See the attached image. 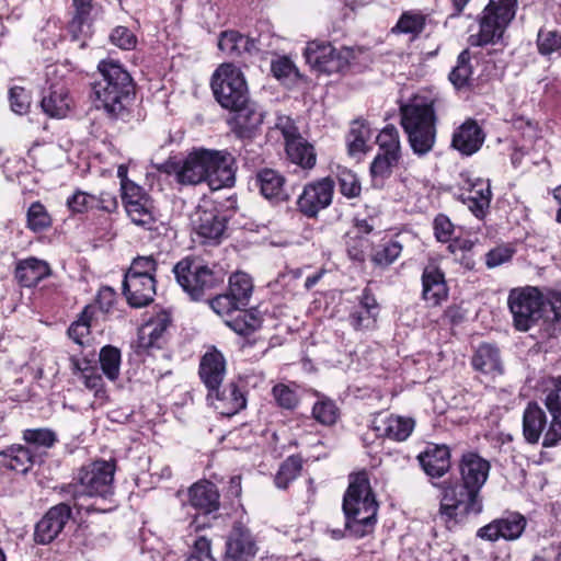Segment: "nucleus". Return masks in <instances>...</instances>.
<instances>
[{"instance_id":"nucleus-1","label":"nucleus","mask_w":561,"mask_h":561,"mask_svg":"<svg viewBox=\"0 0 561 561\" xmlns=\"http://www.w3.org/2000/svg\"><path fill=\"white\" fill-rule=\"evenodd\" d=\"M458 478L433 484L439 491L438 518L449 531L465 525L470 516L483 512L482 489L488 482L491 462L477 450H465L456 462Z\"/></svg>"},{"instance_id":"nucleus-2","label":"nucleus","mask_w":561,"mask_h":561,"mask_svg":"<svg viewBox=\"0 0 561 561\" xmlns=\"http://www.w3.org/2000/svg\"><path fill=\"white\" fill-rule=\"evenodd\" d=\"M98 78L91 83L94 107L112 121H127L136 99V82L118 60L106 58L96 66Z\"/></svg>"},{"instance_id":"nucleus-3","label":"nucleus","mask_w":561,"mask_h":561,"mask_svg":"<svg viewBox=\"0 0 561 561\" xmlns=\"http://www.w3.org/2000/svg\"><path fill=\"white\" fill-rule=\"evenodd\" d=\"M507 306L517 331L527 332L545 319L551 321L549 336L561 333V291L549 290L545 296L535 286L516 287L508 293Z\"/></svg>"},{"instance_id":"nucleus-4","label":"nucleus","mask_w":561,"mask_h":561,"mask_svg":"<svg viewBox=\"0 0 561 561\" xmlns=\"http://www.w3.org/2000/svg\"><path fill=\"white\" fill-rule=\"evenodd\" d=\"M117 460L110 458L92 459L73 470L71 481L56 486L58 494L69 497L73 507L80 512L82 505L79 500L82 497H99L111 500L115 493V473Z\"/></svg>"},{"instance_id":"nucleus-5","label":"nucleus","mask_w":561,"mask_h":561,"mask_svg":"<svg viewBox=\"0 0 561 561\" xmlns=\"http://www.w3.org/2000/svg\"><path fill=\"white\" fill-rule=\"evenodd\" d=\"M379 504L366 470L351 473L343 495L342 510L345 529L355 538H363L374 530Z\"/></svg>"},{"instance_id":"nucleus-6","label":"nucleus","mask_w":561,"mask_h":561,"mask_svg":"<svg viewBox=\"0 0 561 561\" xmlns=\"http://www.w3.org/2000/svg\"><path fill=\"white\" fill-rule=\"evenodd\" d=\"M435 104L434 99L414 96L399 107L400 125L412 152L419 158L428 154L436 144L438 116Z\"/></svg>"},{"instance_id":"nucleus-7","label":"nucleus","mask_w":561,"mask_h":561,"mask_svg":"<svg viewBox=\"0 0 561 561\" xmlns=\"http://www.w3.org/2000/svg\"><path fill=\"white\" fill-rule=\"evenodd\" d=\"M304 57L312 69L327 75L362 72L371 61L366 47L342 46L337 49L331 43L318 41L307 44Z\"/></svg>"},{"instance_id":"nucleus-8","label":"nucleus","mask_w":561,"mask_h":561,"mask_svg":"<svg viewBox=\"0 0 561 561\" xmlns=\"http://www.w3.org/2000/svg\"><path fill=\"white\" fill-rule=\"evenodd\" d=\"M176 283L192 301H203L221 287L226 271L219 264H208L204 260L187 255L172 268Z\"/></svg>"},{"instance_id":"nucleus-9","label":"nucleus","mask_w":561,"mask_h":561,"mask_svg":"<svg viewBox=\"0 0 561 561\" xmlns=\"http://www.w3.org/2000/svg\"><path fill=\"white\" fill-rule=\"evenodd\" d=\"M517 9L518 0H489L477 16L479 30L469 36L470 45L484 47L502 43Z\"/></svg>"},{"instance_id":"nucleus-10","label":"nucleus","mask_w":561,"mask_h":561,"mask_svg":"<svg viewBox=\"0 0 561 561\" xmlns=\"http://www.w3.org/2000/svg\"><path fill=\"white\" fill-rule=\"evenodd\" d=\"M121 197L126 215L134 225L157 234L168 231V227L160 221L153 198L142 186L123 178Z\"/></svg>"},{"instance_id":"nucleus-11","label":"nucleus","mask_w":561,"mask_h":561,"mask_svg":"<svg viewBox=\"0 0 561 561\" xmlns=\"http://www.w3.org/2000/svg\"><path fill=\"white\" fill-rule=\"evenodd\" d=\"M210 88L216 102L227 111L239 108L251 100L243 72L231 62L221 64L214 71Z\"/></svg>"},{"instance_id":"nucleus-12","label":"nucleus","mask_w":561,"mask_h":561,"mask_svg":"<svg viewBox=\"0 0 561 561\" xmlns=\"http://www.w3.org/2000/svg\"><path fill=\"white\" fill-rule=\"evenodd\" d=\"M158 171L174 176L181 186L208 184L205 148H194L184 159L171 156L158 167Z\"/></svg>"},{"instance_id":"nucleus-13","label":"nucleus","mask_w":561,"mask_h":561,"mask_svg":"<svg viewBox=\"0 0 561 561\" xmlns=\"http://www.w3.org/2000/svg\"><path fill=\"white\" fill-rule=\"evenodd\" d=\"M253 293V282L249 274L236 272L228 278V288L208 299L210 308L219 316H230L231 312L245 308Z\"/></svg>"},{"instance_id":"nucleus-14","label":"nucleus","mask_w":561,"mask_h":561,"mask_svg":"<svg viewBox=\"0 0 561 561\" xmlns=\"http://www.w3.org/2000/svg\"><path fill=\"white\" fill-rule=\"evenodd\" d=\"M94 11V0H70L66 36L80 49L87 48L88 41L93 36Z\"/></svg>"},{"instance_id":"nucleus-15","label":"nucleus","mask_w":561,"mask_h":561,"mask_svg":"<svg viewBox=\"0 0 561 561\" xmlns=\"http://www.w3.org/2000/svg\"><path fill=\"white\" fill-rule=\"evenodd\" d=\"M335 181L331 175L307 183L298 196L297 210L309 219H316L319 213L331 206Z\"/></svg>"},{"instance_id":"nucleus-16","label":"nucleus","mask_w":561,"mask_h":561,"mask_svg":"<svg viewBox=\"0 0 561 561\" xmlns=\"http://www.w3.org/2000/svg\"><path fill=\"white\" fill-rule=\"evenodd\" d=\"M188 504L197 514L190 524V528L199 531L209 526L205 520L209 515L215 514L220 508V493L215 483L208 480H199L192 484L187 492Z\"/></svg>"},{"instance_id":"nucleus-17","label":"nucleus","mask_w":561,"mask_h":561,"mask_svg":"<svg viewBox=\"0 0 561 561\" xmlns=\"http://www.w3.org/2000/svg\"><path fill=\"white\" fill-rule=\"evenodd\" d=\"M229 112H233V115L227 119V124L237 139L252 141L261 134L265 112L256 102L249 100L245 105Z\"/></svg>"},{"instance_id":"nucleus-18","label":"nucleus","mask_w":561,"mask_h":561,"mask_svg":"<svg viewBox=\"0 0 561 561\" xmlns=\"http://www.w3.org/2000/svg\"><path fill=\"white\" fill-rule=\"evenodd\" d=\"M71 501L60 502L51 507L35 524L33 538L37 545H48L53 542L65 529L68 522L72 518V512L76 510Z\"/></svg>"},{"instance_id":"nucleus-19","label":"nucleus","mask_w":561,"mask_h":561,"mask_svg":"<svg viewBox=\"0 0 561 561\" xmlns=\"http://www.w3.org/2000/svg\"><path fill=\"white\" fill-rule=\"evenodd\" d=\"M421 298L430 308L440 307L449 298L446 273L435 259H430L421 274Z\"/></svg>"},{"instance_id":"nucleus-20","label":"nucleus","mask_w":561,"mask_h":561,"mask_svg":"<svg viewBox=\"0 0 561 561\" xmlns=\"http://www.w3.org/2000/svg\"><path fill=\"white\" fill-rule=\"evenodd\" d=\"M192 221L197 241L204 245L221 243L227 230L228 218L217 207H198Z\"/></svg>"},{"instance_id":"nucleus-21","label":"nucleus","mask_w":561,"mask_h":561,"mask_svg":"<svg viewBox=\"0 0 561 561\" xmlns=\"http://www.w3.org/2000/svg\"><path fill=\"white\" fill-rule=\"evenodd\" d=\"M208 185L213 190L232 187L236 183V158L228 150L205 148Z\"/></svg>"},{"instance_id":"nucleus-22","label":"nucleus","mask_w":561,"mask_h":561,"mask_svg":"<svg viewBox=\"0 0 561 561\" xmlns=\"http://www.w3.org/2000/svg\"><path fill=\"white\" fill-rule=\"evenodd\" d=\"M172 314L168 310H160L153 314L138 332L137 353L144 354L153 348L161 350L168 342V330L172 325Z\"/></svg>"},{"instance_id":"nucleus-23","label":"nucleus","mask_w":561,"mask_h":561,"mask_svg":"<svg viewBox=\"0 0 561 561\" xmlns=\"http://www.w3.org/2000/svg\"><path fill=\"white\" fill-rule=\"evenodd\" d=\"M527 519L517 512H510L503 517L495 518L480 527L476 536L482 540L495 542L500 539L513 541L524 533Z\"/></svg>"},{"instance_id":"nucleus-24","label":"nucleus","mask_w":561,"mask_h":561,"mask_svg":"<svg viewBox=\"0 0 561 561\" xmlns=\"http://www.w3.org/2000/svg\"><path fill=\"white\" fill-rule=\"evenodd\" d=\"M39 106L49 118L64 119L73 112L76 102L65 81L50 82L43 90Z\"/></svg>"},{"instance_id":"nucleus-25","label":"nucleus","mask_w":561,"mask_h":561,"mask_svg":"<svg viewBox=\"0 0 561 561\" xmlns=\"http://www.w3.org/2000/svg\"><path fill=\"white\" fill-rule=\"evenodd\" d=\"M416 459L432 485L438 484L435 481L445 477L453 467L451 449L445 444L428 443Z\"/></svg>"},{"instance_id":"nucleus-26","label":"nucleus","mask_w":561,"mask_h":561,"mask_svg":"<svg viewBox=\"0 0 561 561\" xmlns=\"http://www.w3.org/2000/svg\"><path fill=\"white\" fill-rule=\"evenodd\" d=\"M370 428L379 438L402 443L412 435L415 428V420L410 416L393 413L383 415L382 412H377L374 414Z\"/></svg>"},{"instance_id":"nucleus-27","label":"nucleus","mask_w":561,"mask_h":561,"mask_svg":"<svg viewBox=\"0 0 561 561\" xmlns=\"http://www.w3.org/2000/svg\"><path fill=\"white\" fill-rule=\"evenodd\" d=\"M256 552L250 529L242 522H234L226 540L224 561H252Z\"/></svg>"},{"instance_id":"nucleus-28","label":"nucleus","mask_w":561,"mask_h":561,"mask_svg":"<svg viewBox=\"0 0 561 561\" xmlns=\"http://www.w3.org/2000/svg\"><path fill=\"white\" fill-rule=\"evenodd\" d=\"M207 399L219 414L228 417L238 414L247 407L245 391L233 381L207 390Z\"/></svg>"},{"instance_id":"nucleus-29","label":"nucleus","mask_w":561,"mask_h":561,"mask_svg":"<svg viewBox=\"0 0 561 561\" xmlns=\"http://www.w3.org/2000/svg\"><path fill=\"white\" fill-rule=\"evenodd\" d=\"M486 134L474 118H467L455 128L451 135L450 147L462 157H471L483 146Z\"/></svg>"},{"instance_id":"nucleus-30","label":"nucleus","mask_w":561,"mask_h":561,"mask_svg":"<svg viewBox=\"0 0 561 561\" xmlns=\"http://www.w3.org/2000/svg\"><path fill=\"white\" fill-rule=\"evenodd\" d=\"M253 181L260 194L272 205H279L289 199V194L285 187L286 178L277 170L271 168L260 169L255 173Z\"/></svg>"},{"instance_id":"nucleus-31","label":"nucleus","mask_w":561,"mask_h":561,"mask_svg":"<svg viewBox=\"0 0 561 561\" xmlns=\"http://www.w3.org/2000/svg\"><path fill=\"white\" fill-rule=\"evenodd\" d=\"M123 294L131 308L150 305L157 294V278L124 275Z\"/></svg>"},{"instance_id":"nucleus-32","label":"nucleus","mask_w":561,"mask_h":561,"mask_svg":"<svg viewBox=\"0 0 561 561\" xmlns=\"http://www.w3.org/2000/svg\"><path fill=\"white\" fill-rule=\"evenodd\" d=\"M226 375V358L214 345L209 346L201 357L198 376L207 390L221 386Z\"/></svg>"},{"instance_id":"nucleus-33","label":"nucleus","mask_w":561,"mask_h":561,"mask_svg":"<svg viewBox=\"0 0 561 561\" xmlns=\"http://www.w3.org/2000/svg\"><path fill=\"white\" fill-rule=\"evenodd\" d=\"M53 271L49 263L36 256L19 260L14 267V278L21 287L34 288L48 278Z\"/></svg>"},{"instance_id":"nucleus-34","label":"nucleus","mask_w":561,"mask_h":561,"mask_svg":"<svg viewBox=\"0 0 561 561\" xmlns=\"http://www.w3.org/2000/svg\"><path fill=\"white\" fill-rule=\"evenodd\" d=\"M357 299L359 309H354L350 312L348 323L355 331H362L377 322L380 306L369 286L363 288Z\"/></svg>"},{"instance_id":"nucleus-35","label":"nucleus","mask_w":561,"mask_h":561,"mask_svg":"<svg viewBox=\"0 0 561 561\" xmlns=\"http://www.w3.org/2000/svg\"><path fill=\"white\" fill-rule=\"evenodd\" d=\"M470 364L473 370L492 378L504 373L500 348L493 343H480L471 356Z\"/></svg>"},{"instance_id":"nucleus-36","label":"nucleus","mask_w":561,"mask_h":561,"mask_svg":"<svg viewBox=\"0 0 561 561\" xmlns=\"http://www.w3.org/2000/svg\"><path fill=\"white\" fill-rule=\"evenodd\" d=\"M430 20V14L420 9L404 10L390 28V33L396 36H408L410 42H414L423 35Z\"/></svg>"},{"instance_id":"nucleus-37","label":"nucleus","mask_w":561,"mask_h":561,"mask_svg":"<svg viewBox=\"0 0 561 561\" xmlns=\"http://www.w3.org/2000/svg\"><path fill=\"white\" fill-rule=\"evenodd\" d=\"M271 72L283 85L293 89L299 85H309L308 76L300 72L288 56H279L271 61Z\"/></svg>"},{"instance_id":"nucleus-38","label":"nucleus","mask_w":561,"mask_h":561,"mask_svg":"<svg viewBox=\"0 0 561 561\" xmlns=\"http://www.w3.org/2000/svg\"><path fill=\"white\" fill-rule=\"evenodd\" d=\"M547 426V415L535 401L527 404L523 413V436L528 444H537Z\"/></svg>"},{"instance_id":"nucleus-39","label":"nucleus","mask_w":561,"mask_h":561,"mask_svg":"<svg viewBox=\"0 0 561 561\" xmlns=\"http://www.w3.org/2000/svg\"><path fill=\"white\" fill-rule=\"evenodd\" d=\"M34 458L30 448L14 444L0 451V466L18 473H26L33 467Z\"/></svg>"},{"instance_id":"nucleus-40","label":"nucleus","mask_w":561,"mask_h":561,"mask_svg":"<svg viewBox=\"0 0 561 561\" xmlns=\"http://www.w3.org/2000/svg\"><path fill=\"white\" fill-rule=\"evenodd\" d=\"M402 251L403 244L397 236L382 239L377 247L371 249L369 260L376 268L387 270L401 256Z\"/></svg>"},{"instance_id":"nucleus-41","label":"nucleus","mask_w":561,"mask_h":561,"mask_svg":"<svg viewBox=\"0 0 561 561\" xmlns=\"http://www.w3.org/2000/svg\"><path fill=\"white\" fill-rule=\"evenodd\" d=\"M254 41L236 30L222 31L218 39V48L228 57L237 59L244 53H251Z\"/></svg>"},{"instance_id":"nucleus-42","label":"nucleus","mask_w":561,"mask_h":561,"mask_svg":"<svg viewBox=\"0 0 561 561\" xmlns=\"http://www.w3.org/2000/svg\"><path fill=\"white\" fill-rule=\"evenodd\" d=\"M288 160L305 171L312 170L317 164V151L314 146L305 137L291 141L285 147Z\"/></svg>"},{"instance_id":"nucleus-43","label":"nucleus","mask_w":561,"mask_h":561,"mask_svg":"<svg viewBox=\"0 0 561 561\" xmlns=\"http://www.w3.org/2000/svg\"><path fill=\"white\" fill-rule=\"evenodd\" d=\"M371 138V129L368 122L364 118H356L351 123V128L346 135L347 152L355 157L368 151V141Z\"/></svg>"},{"instance_id":"nucleus-44","label":"nucleus","mask_w":561,"mask_h":561,"mask_svg":"<svg viewBox=\"0 0 561 561\" xmlns=\"http://www.w3.org/2000/svg\"><path fill=\"white\" fill-rule=\"evenodd\" d=\"M105 534L96 535L88 524H79L69 539V548L73 552L85 554L102 546Z\"/></svg>"},{"instance_id":"nucleus-45","label":"nucleus","mask_w":561,"mask_h":561,"mask_svg":"<svg viewBox=\"0 0 561 561\" xmlns=\"http://www.w3.org/2000/svg\"><path fill=\"white\" fill-rule=\"evenodd\" d=\"M305 459L300 454L284 459L274 476V484L279 490H287L304 470Z\"/></svg>"},{"instance_id":"nucleus-46","label":"nucleus","mask_w":561,"mask_h":561,"mask_svg":"<svg viewBox=\"0 0 561 561\" xmlns=\"http://www.w3.org/2000/svg\"><path fill=\"white\" fill-rule=\"evenodd\" d=\"M238 311L236 316L231 313L230 318L225 321L233 332L242 336H249L261 328L263 319L255 309L245 310L241 308Z\"/></svg>"},{"instance_id":"nucleus-47","label":"nucleus","mask_w":561,"mask_h":561,"mask_svg":"<svg viewBox=\"0 0 561 561\" xmlns=\"http://www.w3.org/2000/svg\"><path fill=\"white\" fill-rule=\"evenodd\" d=\"M471 193L472 195L468 197V207L477 218L482 219L492 199L490 182L478 179L471 185Z\"/></svg>"},{"instance_id":"nucleus-48","label":"nucleus","mask_w":561,"mask_h":561,"mask_svg":"<svg viewBox=\"0 0 561 561\" xmlns=\"http://www.w3.org/2000/svg\"><path fill=\"white\" fill-rule=\"evenodd\" d=\"M472 75L471 54L467 48L458 55L456 66L449 72L448 79L456 90H463L472 85Z\"/></svg>"},{"instance_id":"nucleus-49","label":"nucleus","mask_w":561,"mask_h":561,"mask_svg":"<svg viewBox=\"0 0 561 561\" xmlns=\"http://www.w3.org/2000/svg\"><path fill=\"white\" fill-rule=\"evenodd\" d=\"M334 181L339 185V192L347 199H355L362 195V183L358 175L351 169L336 165L333 171Z\"/></svg>"},{"instance_id":"nucleus-50","label":"nucleus","mask_w":561,"mask_h":561,"mask_svg":"<svg viewBox=\"0 0 561 561\" xmlns=\"http://www.w3.org/2000/svg\"><path fill=\"white\" fill-rule=\"evenodd\" d=\"M53 216L47 210L46 206L35 201L31 203L26 210L25 227L33 233H42L49 230L53 227Z\"/></svg>"},{"instance_id":"nucleus-51","label":"nucleus","mask_w":561,"mask_h":561,"mask_svg":"<svg viewBox=\"0 0 561 561\" xmlns=\"http://www.w3.org/2000/svg\"><path fill=\"white\" fill-rule=\"evenodd\" d=\"M373 242L368 237L362 234H353L347 232L345 236V251L347 257L359 266H364L367 260V252L371 248Z\"/></svg>"},{"instance_id":"nucleus-52","label":"nucleus","mask_w":561,"mask_h":561,"mask_svg":"<svg viewBox=\"0 0 561 561\" xmlns=\"http://www.w3.org/2000/svg\"><path fill=\"white\" fill-rule=\"evenodd\" d=\"M537 50L539 55L551 58L561 57V32L558 30H548L541 27L536 38Z\"/></svg>"},{"instance_id":"nucleus-53","label":"nucleus","mask_w":561,"mask_h":561,"mask_svg":"<svg viewBox=\"0 0 561 561\" xmlns=\"http://www.w3.org/2000/svg\"><path fill=\"white\" fill-rule=\"evenodd\" d=\"M379 147L378 153L390 156L392 159H401V144L398 128L392 125H386L377 136Z\"/></svg>"},{"instance_id":"nucleus-54","label":"nucleus","mask_w":561,"mask_h":561,"mask_svg":"<svg viewBox=\"0 0 561 561\" xmlns=\"http://www.w3.org/2000/svg\"><path fill=\"white\" fill-rule=\"evenodd\" d=\"M122 353L113 345H105L100 351V365L103 374L112 381L119 376Z\"/></svg>"},{"instance_id":"nucleus-55","label":"nucleus","mask_w":561,"mask_h":561,"mask_svg":"<svg viewBox=\"0 0 561 561\" xmlns=\"http://www.w3.org/2000/svg\"><path fill=\"white\" fill-rule=\"evenodd\" d=\"M516 245L512 242H502L496 247L490 249L484 254V264L488 270H493L501 265L511 263L516 254Z\"/></svg>"},{"instance_id":"nucleus-56","label":"nucleus","mask_w":561,"mask_h":561,"mask_svg":"<svg viewBox=\"0 0 561 561\" xmlns=\"http://www.w3.org/2000/svg\"><path fill=\"white\" fill-rule=\"evenodd\" d=\"M95 195L77 188L66 199L67 209L71 217L79 215H85L89 211L94 210Z\"/></svg>"},{"instance_id":"nucleus-57","label":"nucleus","mask_w":561,"mask_h":561,"mask_svg":"<svg viewBox=\"0 0 561 561\" xmlns=\"http://www.w3.org/2000/svg\"><path fill=\"white\" fill-rule=\"evenodd\" d=\"M400 159H392L390 156L377 153L369 167V173L374 183H383L385 180L392 175L393 168L399 163Z\"/></svg>"},{"instance_id":"nucleus-58","label":"nucleus","mask_w":561,"mask_h":561,"mask_svg":"<svg viewBox=\"0 0 561 561\" xmlns=\"http://www.w3.org/2000/svg\"><path fill=\"white\" fill-rule=\"evenodd\" d=\"M158 266L159 263L153 254L137 255L131 260V263L124 275L156 278Z\"/></svg>"},{"instance_id":"nucleus-59","label":"nucleus","mask_w":561,"mask_h":561,"mask_svg":"<svg viewBox=\"0 0 561 561\" xmlns=\"http://www.w3.org/2000/svg\"><path fill=\"white\" fill-rule=\"evenodd\" d=\"M340 410L331 399L318 400L312 408L313 419L322 425H333L336 423Z\"/></svg>"},{"instance_id":"nucleus-60","label":"nucleus","mask_w":561,"mask_h":561,"mask_svg":"<svg viewBox=\"0 0 561 561\" xmlns=\"http://www.w3.org/2000/svg\"><path fill=\"white\" fill-rule=\"evenodd\" d=\"M8 99L10 108L18 115H25L30 112L32 93L24 87L14 85L9 89Z\"/></svg>"},{"instance_id":"nucleus-61","label":"nucleus","mask_w":561,"mask_h":561,"mask_svg":"<svg viewBox=\"0 0 561 561\" xmlns=\"http://www.w3.org/2000/svg\"><path fill=\"white\" fill-rule=\"evenodd\" d=\"M23 439L30 445L44 448H51L58 442L56 433L46 427L24 430Z\"/></svg>"},{"instance_id":"nucleus-62","label":"nucleus","mask_w":561,"mask_h":561,"mask_svg":"<svg viewBox=\"0 0 561 561\" xmlns=\"http://www.w3.org/2000/svg\"><path fill=\"white\" fill-rule=\"evenodd\" d=\"M272 397L278 408L283 410H295L299 404V397L297 392L288 385L279 382L273 386Z\"/></svg>"},{"instance_id":"nucleus-63","label":"nucleus","mask_w":561,"mask_h":561,"mask_svg":"<svg viewBox=\"0 0 561 561\" xmlns=\"http://www.w3.org/2000/svg\"><path fill=\"white\" fill-rule=\"evenodd\" d=\"M433 234L437 242L446 244L455 236L456 226L450 218L443 213L437 214L432 222Z\"/></svg>"},{"instance_id":"nucleus-64","label":"nucleus","mask_w":561,"mask_h":561,"mask_svg":"<svg viewBox=\"0 0 561 561\" xmlns=\"http://www.w3.org/2000/svg\"><path fill=\"white\" fill-rule=\"evenodd\" d=\"M185 561H216L211 553V541L205 536H197Z\"/></svg>"}]
</instances>
